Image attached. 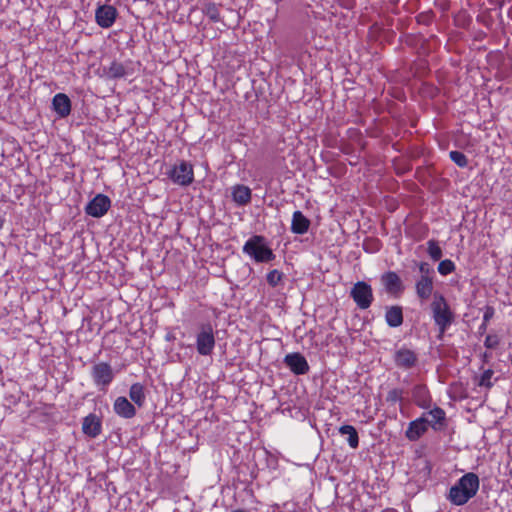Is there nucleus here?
Listing matches in <instances>:
<instances>
[{"mask_svg":"<svg viewBox=\"0 0 512 512\" xmlns=\"http://www.w3.org/2000/svg\"><path fill=\"white\" fill-rule=\"evenodd\" d=\"M405 391L402 388H393L388 391L386 395V402L389 405H395L396 403H402L404 400Z\"/></svg>","mask_w":512,"mask_h":512,"instance_id":"393cba45","label":"nucleus"},{"mask_svg":"<svg viewBox=\"0 0 512 512\" xmlns=\"http://www.w3.org/2000/svg\"><path fill=\"white\" fill-rule=\"evenodd\" d=\"M232 198L238 205H246L251 201V190L245 185H236L232 189Z\"/></svg>","mask_w":512,"mask_h":512,"instance_id":"412c9836","label":"nucleus"},{"mask_svg":"<svg viewBox=\"0 0 512 512\" xmlns=\"http://www.w3.org/2000/svg\"><path fill=\"white\" fill-rule=\"evenodd\" d=\"M427 414L431 417V420L429 421V425L434 430L439 429V427L437 425H439V426L444 425L445 420H446V413L442 408L436 406L433 409H431L430 411H428Z\"/></svg>","mask_w":512,"mask_h":512,"instance_id":"5701e85b","label":"nucleus"},{"mask_svg":"<svg viewBox=\"0 0 512 512\" xmlns=\"http://www.w3.org/2000/svg\"><path fill=\"white\" fill-rule=\"evenodd\" d=\"M118 16L117 9L112 5H100L95 11L96 23L104 29L110 28Z\"/></svg>","mask_w":512,"mask_h":512,"instance_id":"1a4fd4ad","label":"nucleus"},{"mask_svg":"<svg viewBox=\"0 0 512 512\" xmlns=\"http://www.w3.org/2000/svg\"><path fill=\"white\" fill-rule=\"evenodd\" d=\"M429 420L424 416L419 417L408 424L405 431V436L410 441H417L428 430Z\"/></svg>","mask_w":512,"mask_h":512,"instance_id":"f8f14e48","label":"nucleus"},{"mask_svg":"<svg viewBox=\"0 0 512 512\" xmlns=\"http://www.w3.org/2000/svg\"><path fill=\"white\" fill-rule=\"evenodd\" d=\"M350 297L361 310L368 309L374 300L373 289L365 281L356 282L350 290Z\"/></svg>","mask_w":512,"mask_h":512,"instance_id":"0eeeda50","label":"nucleus"},{"mask_svg":"<svg viewBox=\"0 0 512 512\" xmlns=\"http://www.w3.org/2000/svg\"><path fill=\"white\" fill-rule=\"evenodd\" d=\"M91 378L94 385L102 392H106L115 378V373L110 363L97 362L91 367Z\"/></svg>","mask_w":512,"mask_h":512,"instance_id":"39448f33","label":"nucleus"},{"mask_svg":"<svg viewBox=\"0 0 512 512\" xmlns=\"http://www.w3.org/2000/svg\"><path fill=\"white\" fill-rule=\"evenodd\" d=\"M495 309L492 306H486L483 314V321L488 322L494 317Z\"/></svg>","mask_w":512,"mask_h":512,"instance_id":"473e14b6","label":"nucleus"},{"mask_svg":"<svg viewBox=\"0 0 512 512\" xmlns=\"http://www.w3.org/2000/svg\"><path fill=\"white\" fill-rule=\"evenodd\" d=\"M219 7L220 5H217L215 3H207L203 7V13L210 19V21H212L213 23H218L221 21Z\"/></svg>","mask_w":512,"mask_h":512,"instance_id":"b1692460","label":"nucleus"},{"mask_svg":"<svg viewBox=\"0 0 512 512\" xmlns=\"http://www.w3.org/2000/svg\"><path fill=\"white\" fill-rule=\"evenodd\" d=\"M381 283L389 294L399 295L403 292L404 286L399 275L394 271H388L382 274Z\"/></svg>","mask_w":512,"mask_h":512,"instance_id":"ddd939ff","label":"nucleus"},{"mask_svg":"<svg viewBox=\"0 0 512 512\" xmlns=\"http://www.w3.org/2000/svg\"><path fill=\"white\" fill-rule=\"evenodd\" d=\"M339 433L348 436L347 443L352 449H356L359 446V435L354 426L349 424L342 425L339 427Z\"/></svg>","mask_w":512,"mask_h":512,"instance_id":"4be33fe9","label":"nucleus"},{"mask_svg":"<svg viewBox=\"0 0 512 512\" xmlns=\"http://www.w3.org/2000/svg\"><path fill=\"white\" fill-rule=\"evenodd\" d=\"M488 322L482 321L481 325L478 327V333L484 334L487 330Z\"/></svg>","mask_w":512,"mask_h":512,"instance_id":"c9c22d12","label":"nucleus"},{"mask_svg":"<svg viewBox=\"0 0 512 512\" xmlns=\"http://www.w3.org/2000/svg\"><path fill=\"white\" fill-rule=\"evenodd\" d=\"M216 346L215 330L210 322L198 325L195 334L196 351L201 356H211Z\"/></svg>","mask_w":512,"mask_h":512,"instance_id":"20e7f679","label":"nucleus"},{"mask_svg":"<svg viewBox=\"0 0 512 512\" xmlns=\"http://www.w3.org/2000/svg\"><path fill=\"white\" fill-rule=\"evenodd\" d=\"M82 431L85 435L91 438L99 436L102 432V422L100 418L93 413L84 417L82 422Z\"/></svg>","mask_w":512,"mask_h":512,"instance_id":"2eb2a0df","label":"nucleus"},{"mask_svg":"<svg viewBox=\"0 0 512 512\" xmlns=\"http://www.w3.org/2000/svg\"><path fill=\"white\" fill-rule=\"evenodd\" d=\"M372 244L374 245V250L378 251L379 250V241L378 240H373Z\"/></svg>","mask_w":512,"mask_h":512,"instance_id":"e433bc0d","label":"nucleus"},{"mask_svg":"<svg viewBox=\"0 0 512 512\" xmlns=\"http://www.w3.org/2000/svg\"><path fill=\"white\" fill-rule=\"evenodd\" d=\"M403 309L399 305L386 308L385 321L389 327L396 328L403 324Z\"/></svg>","mask_w":512,"mask_h":512,"instance_id":"6ab92c4d","label":"nucleus"},{"mask_svg":"<svg viewBox=\"0 0 512 512\" xmlns=\"http://www.w3.org/2000/svg\"><path fill=\"white\" fill-rule=\"evenodd\" d=\"M480 487V479L474 472H468L451 486L447 500L455 506H463L476 496Z\"/></svg>","mask_w":512,"mask_h":512,"instance_id":"f257e3e1","label":"nucleus"},{"mask_svg":"<svg viewBox=\"0 0 512 512\" xmlns=\"http://www.w3.org/2000/svg\"><path fill=\"white\" fill-rule=\"evenodd\" d=\"M310 227V220L299 210L294 211L291 221V231L294 234H305Z\"/></svg>","mask_w":512,"mask_h":512,"instance_id":"a211bd4d","label":"nucleus"},{"mask_svg":"<svg viewBox=\"0 0 512 512\" xmlns=\"http://www.w3.org/2000/svg\"><path fill=\"white\" fill-rule=\"evenodd\" d=\"M232 512H246V511H245V510H243V509H236V510H234V511H232Z\"/></svg>","mask_w":512,"mask_h":512,"instance_id":"4c0bfd02","label":"nucleus"},{"mask_svg":"<svg viewBox=\"0 0 512 512\" xmlns=\"http://www.w3.org/2000/svg\"><path fill=\"white\" fill-rule=\"evenodd\" d=\"M283 273L279 271L278 269H273L268 272L266 276V280L268 284L272 287H276L282 280Z\"/></svg>","mask_w":512,"mask_h":512,"instance_id":"7c9ffc66","label":"nucleus"},{"mask_svg":"<svg viewBox=\"0 0 512 512\" xmlns=\"http://www.w3.org/2000/svg\"><path fill=\"white\" fill-rule=\"evenodd\" d=\"M284 363L295 375H304L310 369L306 358L299 352L287 354L284 357Z\"/></svg>","mask_w":512,"mask_h":512,"instance_id":"9d476101","label":"nucleus"},{"mask_svg":"<svg viewBox=\"0 0 512 512\" xmlns=\"http://www.w3.org/2000/svg\"><path fill=\"white\" fill-rule=\"evenodd\" d=\"M166 175L174 184L180 186H189L194 181L193 166L185 160L173 165Z\"/></svg>","mask_w":512,"mask_h":512,"instance_id":"423d86ee","label":"nucleus"},{"mask_svg":"<svg viewBox=\"0 0 512 512\" xmlns=\"http://www.w3.org/2000/svg\"><path fill=\"white\" fill-rule=\"evenodd\" d=\"M449 157L460 168H465L468 165V158L463 152L457 150L450 151Z\"/></svg>","mask_w":512,"mask_h":512,"instance_id":"cd10ccee","label":"nucleus"},{"mask_svg":"<svg viewBox=\"0 0 512 512\" xmlns=\"http://www.w3.org/2000/svg\"><path fill=\"white\" fill-rule=\"evenodd\" d=\"M243 252L258 263L270 262L275 258L272 249L266 245L265 238L261 235L250 237L243 246Z\"/></svg>","mask_w":512,"mask_h":512,"instance_id":"7ed1b4c3","label":"nucleus"},{"mask_svg":"<svg viewBox=\"0 0 512 512\" xmlns=\"http://www.w3.org/2000/svg\"><path fill=\"white\" fill-rule=\"evenodd\" d=\"M432 318L434 324L439 331V337L448 330L455 320V314L452 311L448 301L441 293H434L433 300L430 304Z\"/></svg>","mask_w":512,"mask_h":512,"instance_id":"f03ea898","label":"nucleus"},{"mask_svg":"<svg viewBox=\"0 0 512 512\" xmlns=\"http://www.w3.org/2000/svg\"><path fill=\"white\" fill-rule=\"evenodd\" d=\"M3 227V219L0 217V229Z\"/></svg>","mask_w":512,"mask_h":512,"instance_id":"58836bf2","label":"nucleus"},{"mask_svg":"<svg viewBox=\"0 0 512 512\" xmlns=\"http://www.w3.org/2000/svg\"><path fill=\"white\" fill-rule=\"evenodd\" d=\"M493 374H494V371L492 369L485 370L481 374V376H480V378H479V380L477 382L478 386L485 387L487 389L492 388L493 382H492L491 379H492Z\"/></svg>","mask_w":512,"mask_h":512,"instance_id":"c756f323","label":"nucleus"},{"mask_svg":"<svg viewBox=\"0 0 512 512\" xmlns=\"http://www.w3.org/2000/svg\"><path fill=\"white\" fill-rule=\"evenodd\" d=\"M499 344L498 337L496 335H487L484 341L486 348L492 349Z\"/></svg>","mask_w":512,"mask_h":512,"instance_id":"2f4dec72","label":"nucleus"},{"mask_svg":"<svg viewBox=\"0 0 512 512\" xmlns=\"http://www.w3.org/2000/svg\"><path fill=\"white\" fill-rule=\"evenodd\" d=\"M129 397L134 405L142 408L146 402L145 387L142 383L136 382L130 386Z\"/></svg>","mask_w":512,"mask_h":512,"instance_id":"aec40b11","label":"nucleus"},{"mask_svg":"<svg viewBox=\"0 0 512 512\" xmlns=\"http://www.w3.org/2000/svg\"><path fill=\"white\" fill-rule=\"evenodd\" d=\"M419 271L422 273V275H429L433 273L432 269L429 267V264L426 262H421L419 264Z\"/></svg>","mask_w":512,"mask_h":512,"instance_id":"72a5a7b5","label":"nucleus"},{"mask_svg":"<svg viewBox=\"0 0 512 512\" xmlns=\"http://www.w3.org/2000/svg\"><path fill=\"white\" fill-rule=\"evenodd\" d=\"M52 107L55 113L65 118L71 113V100L64 93H57L52 99Z\"/></svg>","mask_w":512,"mask_h":512,"instance_id":"dca6fc26","label":"nucleus"},{"mask_svg":"<svg viewBox=\"0 0 512 512\" xmlns=\"http://www.w3.org/2000/svg\"><path fill=\"white\" fill-rule=\"evenodd\" d=\"M417 21H418L419 23L429 24V23H430V21H431V15H430V14H424V13L419 14V15L417 16Z\"/></svg>","mask_w":512,"mask_h":512,"instance_id":"f704fd0d","label":"nucleus"},{"mask_svg":"<svg viewBox=\"0 0 512 512\" xmlns=\"http://www.w3.org/2000/svg\"><path fill=\"white\" fill-rule=\"evenodd\" d=\"M433 278L429 275H421L416 281L415 290L420 300H427L433 292Z\"/></svg>","mask_w":512,"mask_h":512,"instance_id":"f3484780","label":"nucleus"},{"mask_svg":"<svg viewBox=\"0 0 512 512\" xmlns=\"http://www.w3.org/2000/svg\"><path fill=\"white\" fill-rule=\"evenodd\" d=\"M108 74L112 78H121L125 76L126 69L122 63L113 61L108 68Z\"/></svg>","mask_w":512,"mask_h":512,"instance_id":"bb28decb","label":"nucleus"},{"mask_svg":"<svg viewBox=\"0 0 512 512\" xmlns=\"http://www.w3.org/2000/svg\"><path fill=\"white\" fill-rule=\"evenodd\" d=\"M456 269L455 263L450 259H444L438 264L437 270L442 276L453 273Z\"/></svg>","mask_w":512,"mask_h":512,"instance_id":"c85d7f7f","label":"nucleus"},{"mask_svg":"<svg viewBox=\"0 0 512 512\" xmlns=\"http://www.w3.org/2000/svg\"><path fill=\"white\" fill-rule=\"evenodd\" d=\"M383 512H396V511H395V510H393V509H390V510H385V511H383Z\"/></svg>","mask_w":512,"mask_h":512,"instance_id":"ea45409f","label":"nucleus"},{"mask_svg":"<svg viewBox=\"0 0 512 512\" xmlns=\"http://www.w3.org/2000/svg\"><path fill=\"white\" fill-rule=\"evenodd\" d=\"M427 252L432 260L438 261L442 257V249L439 246L438 242L434 239H431L427 242Z\"/></svg>","mask_w":512,"mask_h":512,"instance_id":"a878e982","label":"nucleus"},{"mask_svg":"<svg viewBox=\"0 0 512 512\" xmlns=\"http://www.w3.org/2000/svg\"><path fill=\"white\" fill-rule=\"evenodd\" d=\"M113 410L116 415L124 419H131L137 413L135 405L124 396H119L115 399Z\"/></svg>","mask_w":512,"mask_h":512,"instance_id":"4468645a","label":"nucleus"},{"mask_svg":"<svg viewBox=\"0 0 512 512\" xmlns=\"http://www.w3.org/2000/svg\"><path fill=\"white\" fill-rule=\"evenodd\" d=\"M417 361V354L406 347L398 349L394 354V362L396 366L405 370L413 368Z\"/></svg>","mask_w":512,"mask_h":512,"instance_id":"9b49d317","label":"nucleus"},{"mask_svg":"<svg viewBox=\"0 0 512 512\" xmlns=\"http://www.w3.org/2000/svg\"><path fill=\"white\" fill-rule=\"evenodd\" d=\"M111 207V200L104 194H97L85 207V213L89 216L100 218L104 216Z\"/></svg>","mask_w":512,"mask_h":512,"instance_id":"6e6552de","label":"nucleus"}]
</instances>
